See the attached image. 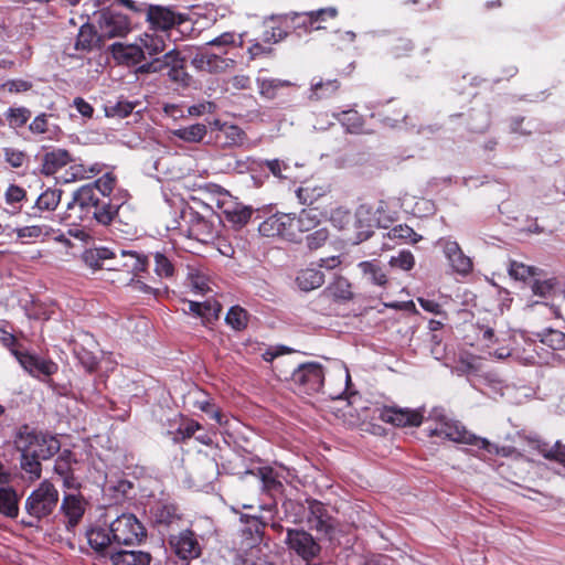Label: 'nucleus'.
Segmentation results:
<instances>
[{"mask_svg":"<svg viewBox=\"0 0 565 565\" xmlns=\"http://www.w3.org/2000/svg\"><path fill=\"white\" fill-rule=\"evenodd\" d=\"M177 137L189 143H200L207 135V128L203 124H193L171 131Z\"/></svg>","mask_w":565,"mask_h":565,"instance_id":"37","label":"nucleus"},{"mask_svg":"<svg viewBox=\"0 0 565 565\" xmlns=\"http://www.w3.org/2000/svg\"><path fill=\"white\" fill-rule=\"evenodd\" d=\"M189 312L202 318L203 323H211L218 318L222 310L221 305L216 300H206L204 302L188 301Z\"/></svg>","mask_w":565,"mask_h":565,"instance_id":"33","label":"nucleus"},{"mask_svg":"<svg viewBox=\"0 0 565 565\" xmlns=\"http://www.w3.org/2000/svg\"><path fill=\"white\" fill-rule=\"evenodd\" d=\"M118 212V207L109 200H100L90 211V215L103 225H108Z\"/></svg>","mask_w":565,"mask_h":565,"instance_id":"42","label":"nucleus"},{"mask_svg":"<svg viewBox=\"0 0 565 565\" xmlns=\"http://www.w3.org/2000/svg\"><path fill=\"white\" fill-rule=\"evenodd\" d=\"M291 227L290 214L277 213L264 220L259 224L258 231L263 236L266 237H282L292 242Z\"/></svg>","mask_w":565,"mask_h":565,"instance_id":"14","label":"nucleus"},{"mask_svg":"<svg viewBox=\"0 0 565 565\" xmlns=\"http://www.w3.org/2000/svg\"><path fill=\"white\" fill-rule=\"evenodd\" d=\"M77 359L82 365L89 372L94 371L98 365V359L95 354L87 351L84 348L76 349L75 351Z\"/></svg>","mask_w":565,"mask_h":565,"instance_id":"62","label":"nucleus"},{"mask_svg":"<svg viewBox=\"0 0 565 565\" xmlns=\"http://www.w3.org/2000/svg\"><path fill=\"white\" fill-rule=\"evenodd\" d=\"M103 169L104 164L98 162L85 166L84 163L72 161L63 175V181L68 183L92 179L102 173Z\"/></svg>","mask_w":565,"mask_h":565,"instance_id":"27","label":"nucleus"},{"mask_svg":"<svg viewBox=\"0 0 565 565\" xmlns=\"http://www.w3.org/2000/svg\"><path fill=\"white\" fill-rule=\"evenodd\" d=\"M329 238V231L326 227L318 228L306 237L309 249H318L326 244Z\"/></svg>","mask_w":565,"mask_h":565,"instance_id":"59","label":"nucleus"},{"mask_svg":"<svg viewBox=\"0 0 565 565\" xmlns=\"http://www.w3.org/2000/svg\"><path fill=\"white\" fill-rule=\"evenodd\" d=\"M31 117L30 109L25 107H11L6 113V118L11 128L23 127Z\"/></svg>","mask_w":565,"mask_h":565,"instance_id":"46","label":"nucleus"},{"mask_svg":"<svg viewBox=\"0 0 565 565\" xmlns=\"http://www.w3.org/2000/svg\"><path fill=\"white\" fill-rule=\"evenodd\" d=\"M71 162L72 157L67 150L55 149L43 156L41 172L45 175H53Z\"/></svg>","mask_w":565,"mask_h":565,"instance_id":"29","label":"nucleus"},{"mask_svg":"<svg viewBox=\"0 0 565 565\" xmlns=\"http://www.w3.org/2000/svg\"><path fill=\"white\" fill-rule=\"evenodd\" d=\"M331 223L339 230H343L351 222V213L343 207H337L331 212Z\"/></svg>","mask_w":565,"mask_h":565,"instance_id":"61","label":"nucleus"},{"mask_svg":"<svg viewBox=\"0 0 565 565\" xmlns=\"http://www.w3.org/2000/svg\"><path fill=\"white\" fill-rule=\"evenodd\" d=\"M478 447L484 449L489 454H495V455H499L502 457H513V456L520 455L516 451V449L511 446L499 447L498 445H494V444L490 443L488 439L481 438V437H480Z\"/></svg>","mask_w":565,"mask_h":565,"instance_id":"54","label":"nucleus"},{"mask_svg":"<svg viewBox=\"0 0 565 565\" xmlns=\"http://www.w3.org/2000/svg\"><path fill=\"white\" fill-rule=\"evenodd\" d=\"M189 284L191 289L198 294H205L210 290L207 278L199 273L189 275Z\"/></svg>","mask_w":565,"mask_h":565,"instance_id":"63","label":"nucleus"},{"mask_svg":"<svg viewBox=\"0 0 565 565\" xmlns=\"http://www.w3.org/2000/svg\"><path fill=\"white\" fill-rule=\"evenodd\" d=\"M146 21L152 31L168 32L188 20V15L173 11L169 7L148 4Z\"/></svg>","mask_w":565,"mask_h":565,"instance_id":"6","label":"nucleus"},{"mask_svg":"<svg viewBox=\"0 0 565 565\" xmlns=\"http://www.w3.org/2000/svg\"><path fill=\"white\" fill-rule=\"evenodd\" d=\"M60 494L57 489L49 480L42 481L25 500L24 509L31 519L23 521L33 526L34 521H40L51 515L57 507Z\"/></svg>","mask_w":565,"mask_h":565,"instance_id":"1","label":"nucleus"},{"mask_svg":"<svg viewBox=\"0 0 565 565\" xmlns=\"http://www.w3.org/2000/svg\"><path fill=\"white\" fill-rule=\"evenodd\" d=\"M350 134H360L363 131V118L354 109L343 110L333 115Z\"/></svg>","mask_w":565,"mask_h":565,"instance_id":"39","label":"nucleus"},{"mask_svg":"<svg viewBox=\"0 0 565 565\" xmlns=\"http://www.w3.org/2000/svg\"><path fill=\"white\" fill-rule=\"evenodd\" d=\"M116 184V177L111 172L104 173L92 185L97 189L104 196H108Z\"/></svg>","mask_w":565,"mask_h":565,"instance_id":"58","label":"nucleus"},{"mask_svg":"<svg viewBox=\"0 0 565 565\" xmlns=\"http://www.w3.org/2000/svg\"><path fill=\"white\" fill-rule=\"evenodd\" d=\"M121 256L127 257V260L125 262L124 266L131 269L135 273L143 271L146 270L148 266V258L147 256L142 254H138L132 250H120Z\"/></svg>","mask_w":565,"mask_h":565,"instance_id":"48","label":"nucleus"},{"mask_svg":"<svg viewBox=\"0 0 565 565\" xmlns=\"http://www.w3.org/2000/svg\"><path fill=\"white\" fill-rule=\"evenodd\" d=\"M330 192V185L321 181H307L297 190L300 203L311 205Z\"/></svg>","mask_w":565,"mask_h":565,"instance_id":"28","label":"nucleus"},{"mask_svg":"<svg viewBox=\"0 0 565 565\" xmlns=\"http://www.w3.org/2000/svg\"><path fill=\"white\" fill-rule=\"evenodd\" d=\"M509 274L515 280L525 281L526 279L536 275V268L532 266H527L523 263L511 262L509 266Z\"/></svg>","mask_w":565,"mask_h":565,"instance_id":"52","label":"nucleus"},{"mask_svg":"<svg viewBox=\"0 0 565 565\" xmlns=\"http://www.w3.org/2000/svg\"><path fill=\"white\" fill-rule=\"evenodd\" d=\"M154 258V273L159 277L170 278L174 274V267L170 259L162 253L157 252L153 255Z\"/></svg>","mask_w":565,"mask_h":565,"instance_id":"53","label":"nucleus"},{"mask_svg":"<svg viewBox=\"0 0 565 565\" xmlns=\"http://www.w3.org/2000/svg\"><path fill=\"white\" fill-rule=\"evenodd\" d=\"M87 541L92 548L104 555L110 556V553L116 551V543H113L109 529L96 527L89 530L87 532Z\"/></svg>","mask_w":565,"mask_h":565,"instance_id":"30","label":"nucleus"},{"mask_svg":"<svg viewBox=\"0 0 565 565\" xmlns=\"http://www.w3.org/2000/svg\"><path fill=\"white\" fill-rule=\"evenodd\" d=\"M287 36V33L284 32L279 26H270L266 29L263 33L262 41L265 44H275L280 42Z\"/></svg>","mask_w":565,"mask_h":565,"instance_id":"64","label":"nucleus"},{"mask_svg":"<svg viewBox=\"0 0 565 565\" xmlns=\"http://www.w3.org/2000/svg\"><path fill=\"white\" fill-rule=\"evenodd\" d=\"M100 35L107 39L122 38L131 31L130 20L117 12L106 11L99 15Z\"/></svg>","mask_w":565,"mask_h":565,"instance_id":"11","label":"nucleus"},{"mask_svg":"<svg viewBox=\"0 0 565 565\" xmlns=\"http://www.w3.org/2000/svg\"><path fill=\"white\" fill-rule=\"evenodd\" d=\"M257 85L259 89V94L268 99H273L276 97L277 92L280 88L291 86V82L279 78H258Z\"/></svg>","mask_w":565,"mask_h":565,"instance_id":"44","label":"nucleus"},{"mask_svg":"<svg viewBox=\"0 0 565 565\" xmlns=\"http://www.w3.org/2000/svg\"><path fill=\"white\" fill-rule=\"evenodd\" d=\"M102 35L95 26L88 22L81 25L74 42V50L79 54H86L100 46Z\"/></svg>","mask_w":565,"mask_h":565,"instance_id":"24","label":"nucleus"},{"mask_svg":"<svg viewBox=\"0 0 565 565\" xmlns=\"http://www.w3.org/2000/svg\"><path fill=\"white\" fill-rule=\"evenodd\" d=\"M480 369V362L479 359L470 355V354H462L459 356L458 365L455 367V372L458 375L469 374V373H476Z\"/></svg>","mask_w":565,"mask_h":565,"instance_id":"51","label":"nucleus"},{"mask_svg":"<svg viewBox=\"0 0 565 565\" xmlns=\"http://www.w3.org/2000/svg\"><path fill=\"white\" fill-rule=\"evenodd\" d=\"M154 519L158 523L170 525L179 520V515L173 505H158L154 510Z\"/></svg>","mask_w":565,"mask_h":565,"instance_id":"56","label":"nucleus"},{"mask_svg":"<svg viewBox=\"0 0 565 565\" xmlns=\"http://www.w3.org/2000/svg\"><path fill=\"white\" fill-rule=\"evenodd\" d=\"M225 321L234 330L241 331L247 326L248 315L242 307L234 306L228 310Z\"/></svg>","mask_w":565,"mask_h":565,"instance_id":"47","label":"nucleus"},{"mask_svg":"<svg viewBox=\"0 0 565 565\" xmlns=\"http://www.w3.org/2000/svg\"><path fill=\"white\" fill-rule=\"evenodd\" d=\"M337 14L338 10L333 7H329L305 13H294L292 20L301 19V22H299L297 25H302L307 30H320L323 29L320 22L324 21L327 18L333 19L337 17Z\"/></svg>","mask_w":565,"mask_h":565,"instance_id":"25","label":"nucleus"},{"mask_svg":"<svg viewBox=\"0 0 565 565\" xmlns=\"http://www.w3.org/2000/svg\"><path fill=\"white\" fill-rule=\"evenodd\" d=\"M218 138H224L223 148H242L247 146L246 132L238 126L224 124L220 127Z\"/></svg>","mask_w":565,"mask_h":565,"instance_id":"32","label":"nucleus"},{"mask_svg":"<svg viewBox=\"0 0 565 565\" xmlns=\"http://www.w3.org/2000/svg\"><path fill=\"white\" fill-rule=\"evenodd\" d=\"M289 214L292 242L299 241L303 233L313 231L320 223L319 214L313 209H303L299 214Z\"/></svg>","mask_w":565,"mask_h":565,"instance_id":"21","label":"nucleus"},{"mask_svg":"<svg viewBox=\"0 0 565 565\" xmlns=\"http://www.w3.org/2000/svg\"><path fill=\"white\" fill-rule=\"evenodd\" d=\"M62 191L57 189H46L38 198L35 206L40 211H53L56 209L61 201Z\"/></svg>","mask_w":565,"mask_h":565,"instance_id":"45","label":"nucleus"},{"mask_svg":"<svg viewBox=\"0 0 565 565\" xmlns=\"http://www.w3.org/2000/svg\"><path fill=\"white\" fill-rule=\"evenodd\" d=\"M329 290L334 297L349 299L351 297V286L345 278H338L329 287Z\"/></svg>","mask_w":565,"mask_h":565,"instance_id":"60","label":"nucleus"},{"mask_svg":"<svg viewBox=\"0 0 565 565\" xmlns=\"http://www.w3.org/2000/svg\"><path fill=\"white\" fill-rule=\"evenodd\" d=\"M113 565H150L151 555L142 551L116 550L110 553Z\"/></svg>","mask_w":565,"mask_h":565,"instance_id":"31","label":"nucleus"},{"mask_svg":"<svg viewBox=\"0 0 565 565\" xmlns=\"http://www.w3.org/2000/svg\"><path fill=\"white\" fill-rule=\"evenodd\" d=\"M430 435L444 437L455 443L475 446H478L480 440V437L469 433L465 426L458 422L444 423L440 428L433 430Z\"/></svg>","mask_w":565,"mask_h":565,"instance_id":"18","label":"nucleus"},{"mask_svg":"<svg viewBox=\"0 0 565 565\" xmlns=\"http://www.w3.org/2000/svg\"><path fill=\"white\" fill-rule=\"evenodd\" d=\"M382 206L374 210L372 206L362 204L355 212L356 227L360 230V235L364 238L369 237L374 227H387L391 223L388 217H382Z\"/></svg>","mask_w":565,"mask_h":565,"instance_id":"10","label":"nucleus"},{"mask_svg":"<svg viewBox=\"0 0 565 565\" xmlns=\"http://www.w3.org/2000/svg\"><path fill=\"white\" fill-rule=\"evenodd\" d=\"M113 543L116 545H135L146 536V530L131 513H122L109 525Z\"/></svg>","mask_w":565,"mask_h":565,"instance_id":"2","label":"nucleus"},{"mask_svg":"<svg viewBox=\"0 0 565 565\" xmlns=\"http://www.w3.org/2000/svg\"><path fill=\"white\" fill-rule=\"evenodd\" d=\"M379 417L382 422L396 427H418L423 423L424 415L417 409L384 406L380 409Z\"/></svg>","mask_w":565,"mask_h":565,"instance_id":"9","label":"nucleus"},{"mask_svg":"<svg viewBox=\"0 0 565 565\" xmlns=\"http://www.w3.org/2000/svg\"><path fill=\"white\" fill-rule=\"evenodd\" d=\"M390 266L408 271L415 266V257L409 250H402L397 256L391 257Z\"/></svg>","mask_w":565,"mask_h":565,"instance_id":"57","label":"nucleus"},{"mask_svg":"<svg viewBox=\"0 0 565 565\" xmlns=\"http://www.w3.org/2000/svg\"><path fill=\"white\" fill-rule=\"evenodd\" d=\"M324 282V275L316 268L301 269L297 277L296 284L303 291H311L319 288Z\"/></svg>","mask_w":565,"mask_h":565,"instance_id":"35","label":"nucleus"},{"mask_svg":"<svg viewBox=\"0 0 565 565\" xmlns=\"http://www.w3.org/2000/svg\"><path fill=\"white\" fill-rule=\"evenodd\" d=\"M86 501L81 494L67 493L62 499L61 511L66 519V529L70 531L82 520L86 511Z\"/></svg>","mask_w":565,"mask_h":565,"instance_id":"15","label":"nucleus"},{"mask_svg":"<svg viewBox=\"0 0 565 565\" xmlns=\"http://www.w3.org/2000/svg\"><path fill=\"white\" fill-rule=\"evenodd\" d=\"M12 354L19 361L20 365L32 376H51L58 370L57 364L52 360L41 359L20 350H12Z\"/></svg>","mask_w":565,"mask_h":565,"instance_id":"13","label":"nucleus"},{"mask_svg":"<svg viewBox=\"0 0 565 565\" xmlns=\"http://www.w3.org/2000/svg\"><path fill=\"white\" fill-rule=\"evenodd\" d=\"M307 522L311 530H315L326 536H330L334 530L332 518L329 515L324 505L318 501L309 503Z\"/></svg>","mask_w":565,"mask_h":565,"instance_id":"17","label":"nucleus"},{"mask_svg":"<svg viewBox=\"0 0 565 565\" xmlns=\"http://www.w3.org/2000/svg\"><path fill=\"white\" fill-rule=\"evenodd\" d=\"M532 446L536 449L545 459L556 461L565 468V445L557 440L553 446H548L547 443L540 439L531 440Z\"/></svg>","mask_w":565,"mask_h":565,"instance_id":"34","label":"nucleus"},{"mask_svg":"<svg viewBox=\"0 0 565 565\" xmlns=\"http://www.w3.org/2000/svg\"><path fill=\"white\" fill-rule=\"evenodd\" d=\"M15 446L21 452H26V456H33L41 460L51 458L60 449L56 438L39 436L33 433H20L15 439Z\"/></svg>","mask_w":565,"mask_h":565,"instance_id":"3","label":"nucleus"},{"mask_svg":"<svg viewBox=\"0 0 565 565\" xmlns=\"http://www.w3.org/2000/svg\"><path fill=\"white\" fill-rule=\"evenodd\" d=\"M340 88L338 79L318 81L311 83L310 99L319 100L333 96Z\"/></svg>","mask_w":565,"mask_h":565,"instance_id":"41","label":"nucleus"},{"mask_svg":"<svg viewBox=\"0 0 565 565\" xmlns=\"http://www.w3.org/2000/svg\"><path fill=\"white\" fill-rule=\"evenodd\" d=\"M170 543L175 554L183 559L195 558L201 553L200 544L191 530H184L172 536Z\"/></svg>","mask_w":565,"mask_h":565,"instance_id":"19","label":"nucleus"},{"mask_svg":"<svg viewBox=\"0 0 565 565\" xmlns=\"http://www.w3.org/2000/svg\"><path fill=\"white\" fill-rule=\"evenodd\" d=\"M480 340L489 349V355L498 360H503L511 355V333L499 330L495 326H481Z\"/></svg>","mask_w":565,"mask_h":565,"instance_id":"7","label":"nucleus"},{"mask_svg":"<svg viewBox=\"0 0 565 565\" xmlns=\"http://www.w3.org/2000/svg\"><path fill=\"white\" fill-rule=\"evenodd\" d=\"M242 521H245L248 525L243 530V535L249 540L248 546H254L262 541L263 530L265 524L257 516L243 515Z\"/></svg>","mask_w":565,"mask_h":565,"instance_id":"40","label":"nucleus"},{"mask_svg":"<svg viewBox=\"0 0 565 565\" xmlns=\"http://www.w3.org/2000/svg\"><path fill=\"white\" fill-rule=\"evenodd\" d=\"M154 62L159 64L158 73L168 70V76L173 82H184L186 74L184 73L185 60L177 50H171L160 57H156Z\"/></svg>","mask_w":565,"mask_h":565,"instance_id":"20","label":"nucleus"},{"mask_svg":"<svg viewBox=\"0 0 565 565\" xmlns=\"http://www.w3.org/2000/svg\"><path fill=\"white\" fill-rule=\"evenodd\" d=\"M188 226L189 237H193L200 242H207L213 238V225L193 210L184 211L182 214Z\"/></svg>","mask_w":565,"mask_h":565,"instance_id":"16","label":"nucleus"},{"mask_svg":"<svg viewBox=\"0 0 565 565\" xmlns=\"http://www.w3.org/2000/svg\"><path fill=\"white\" fill-rule=\"evenodd\" d=\"M291 380L307 394L318 393L324 387V372L317 362L300 364L292 372Z\"/></svg>","mask_w":565,"mask_h":565,"instance_id":"5","label":"nucleus"},{"mask_svg":"<svg viewBox=\"0 0 565 565\" xmlns=\"http://www.w3.org/2000/svg\"><path fill=\"white\" fill-rule=\"evenodd\" d=\"M191 65L199 72L220 74L233 68L235 61L200 47L192 57Z\"/></svg>","mask_w":565,"mask_h":565,"instance_id":"8","label":"nucleus"},{"mask_svg":"<svg viewBox=\"0 0 565 565\" xmlns=\"http://www.w3.org/2000/svg\"><path fill=\"white\" fill-rule=\"evenodd\" d=\"M285 543L290 551L307 563L317 558L321 552L317 540L309 532L300 529H287Z\"/></svg>","mask_w":565,"mask_h":565,"instance_id":"4","label":"nucleus"},{"mask_svg":"<svg viewBox=\"0 0 565 565\" xmlns=\"http://www.w3.org/2000/svg\"><path fill=\"white\" fill-rule=\"evenodd\" d=\"M351 376L347 366L339 364L329 375L324 393L332 399H340L348 392Z\"/></svg>","mask_w":565,"mask_h":565,"instance_id":"22","label":"nucleus"},{"mask_svg":"<svg viewBox=\"0 0 565 565\" xmlns=\"http://www.w3.org/2000/svg\"><path fill=\"white\" fill-rule=\"evenodd\" d=\"M542 344L550 347L553 350L565 349V333L558 330L548 329L540 334Z\"/></svg>","mask_w":565,"mask_h":565,"instance_id":"49","label":"nucleus"},{"mask_svg":"<svg viewBox=\"0 0 565 565\" xmlns=\"http://www.w3.org/2000/svg\"><path fill=\"white\" fill-rule=\"evenodd\" d=\"M138 43L142 46L143 52H147L149 55H157L166 49L164 39L156 33H142L138 39Z\"/></svg>","mask_w":565,"mask_h":565,"instance_id":"43","label":"nucleus"},{"mask_svg":"<svg viewBox=\"0 0 565 565\" xmlns=\"http://www.w3.org/2000/svg\"><path fill=\"white\" fill-rule=\"evenodd\" d=\"M438 244L443 247L444 254L455 273L467 276L472 271L473 264L471 258L462 252L457 242L440 238Z\"/></svg>","mask_w":565,"mask_h":565,"instance_id":"12","label":"nucleus"},{"mask_svg":"<svg viewBox=\"0 0 565 565\" xmlns=\"http://www.w3.org/2000/svg\"><path fill=\"white\" fill-rule=\"evenodd\" d=\"M358 267L362 271L363 277L370 282L380 287L386 286V274L383 271L382 266L376 259L361 262L359 263Z\"/></svg>","mask_w":565,"mask_h":565,"instance_id":"36","label":"nucleus"},{"mask_svg":"<svg viewBox=\"0 0 565 565\" xmlns=\"http://www.w3.org/2000/svg\"><path fill=\"white\" fill-rule=\"evenodd\" d=\"M100 200L95 194V189L92 184H86L79 188L73 196L72 202L67 204V209L72 210L78 207L79 212L89 215L90 211Z\"/></svg>","mask_w":565,"mask_h":565,"instance_id":"26","label":"nucleus"},{"mask_svg":"<svg viewBox=\"0 0 565 565\" xmlns=\"http://www.w3.org/2000/svg\"><path fill=\"white\" fill-rule=\"evenodd\" d=\"M21 468L30 473V479L32 480L41 477V459L26 456V452H21Z\"/></svg>","mask_w":565,"mask_h":565,"instance_id":"55","label":"nucleus"},{"mask_svg":"<svg viewBox=\"0 0 565 565\" xmlns=\"http://www.w3.org/2000/svg\"><path fill=\"white\" fill-rule=\"evenodd\" d=\"M390 238H398L407 243L415 244L422 239V236L414 232L412 227L406 224L394 226L388 233Z\"/></svg>","mask_w":565,"mask_h":565,"instance_id":"50","label":"nucleus"},{"mask_svg":"<svg viewBox=\"0 0 565 565\" xmlns=\"http://www.w3.org/2000/svg\"><path fill=\"white\" fill-rule=\"evenodd\" d=\"M0 513L15 518L19 513V499L12 488H0Z\"/></svg>","mask_w":565,"mask_h":565,"instance_id":"38","label":"nucleus"},{"mask_svg":"<svg viewBox=\"0 0 565 565\" xmlns=\"http://www.w3.org/2000/svg\"><path fill=\"white\" fill-rule=\"evenodd\" d=\"M113 57L120 64L136 65L145 60V52L139 43L125 44L120 42L110 45Z\"/></svg>","mask_w":565,"mask_h":565,"instance_id":"23","label":"nucleus"}]
</instances>
